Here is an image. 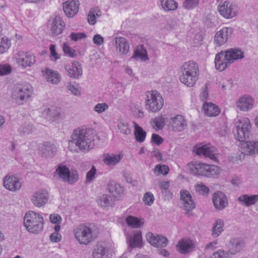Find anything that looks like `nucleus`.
I'll list each match as a JSON object with an SVG mask.
<instances>
[{"label": "nucleus", "instance_id": "nucleus-1", "mask_svg": "<svg viewBox=\"0 0 258 258\" xmlns=\"http://www.w3.org/2000/svg\"><path fill=\"white\" fill-rule=\"evenodd\" d=\"M96 135L95 131L92 128H78L74 130L71 140L69 142V148L72 151L77 152L75 145L79 150L88 152L95 146L94 143Z\"/></svg>", "mask_w": 258, "mask_h": 258}, {"label": "nucleus", "instance_id": "nucleus-2", "mask_svg": "<svg viewBox=\"0 0 258 258\" xmlns=\"http://www.w3.org/2000/svg\"><path fill=\"white\" fill-rule=\"evenodd\" d=\"M75 238L80 244L87 245L97 234V228L93 224H81L74 230Z\"/></svg>", "mask_w": 258, "mask_h": 258}, {"label": "nucleus", "instance_id": "nucleus-3", "mask_svg": "<svg viewBox=\"0 0 258 258\" xmlns=\"http://www.w3.org/2000/svg\"><path fill=\"white\" fill-rule=\"evenodd\" d=\"M182 75L179 77L181 83L188 87H192L198 80L199 67L192 60L185 62L181 67Z\"/></svg>", "mask_w": 258, "mask_h": 258}, {"label": "nucleus", "instance_id": "nucleus-4", "mask_svg": "<svg viewBox=\"0 0 258 258\" xmlns=\"http://www.w3.org/2000/svg\"><path fill=\"white\" fill-rule=\"evenodd\" d=\"M24 225L28 232L38 234L43 229L44 219L39 213L30 211L26 212L25 215Z\"/></svg>", "mask_w": 258, "mask_h": 258}, {"label": "nucleus", "instance_id": "nucleus-5", "mask_svg": "<svg viewBox=\"0 0 258 258\" xmlns=\"http://www.w3.org/2000/svg\"><path fill=\"white\" fill-rule=\"evenodd\" d=\"M146 107L149 111L156 112L163 107V99L161 94L156 91L147 92Z\"/></svg>", "mask_w": 258, "mask_h": 258}, {"label": "nucleus", "instance_id": "nucleus-6", "mask_svg": "<svg viewBox=\"0 0 258 258\" xmlns=\"http://www.w3.org/2000/svg\"><path fill=\"white\" fill-rule=\"evenodd\" d=\"M250 130V122L247 118L239 120L233 131L235 139L242 143L247 141L251 135Z\"/></svg>", "mask_w": 258, "mask_h": 258}, {"label": "nucleus", "instance_id": "nucleus-7", "mask_svg": "<svg viewBox=\"0 0 258 258\" xmlns=\"http://www.w3.org/2000/svg\"><path fill=\"white\" fill-rule=\"evenodd\" d=\"M32 92V87L29 85L18 84L12 90V97L17 103L22 104L30 97Z\"/></svg>", "mask_w": 258, "mask_h": 258}, {"label": "nucleus", "instance_id": "nucleus-8", "mask_svg": "<svg viewBox=\"0 0 258 258\" xmlns=\"http://www.w3.org/2000/svg\"><path fill=\"white\" fill-rule=\"evenodd\" d=\"M55 174L58 175L64 182L72 184L78 180V174L76 171H70L69 169L64 165H59L55 171Z\"/></svg>", "mask_w": 258, "mask_h": 258}, {"label": "nucleus", "instance_id": "nucleus-9", "mask_svg": "<svg viewBox=\"0 0 258 258\" xmlns=\"http://www.w3.org/2000/svg\"><path fill=\"white\" fill-rule=\"evenodd\" d=\"M194 152L198 155H203L205 157H208L210 159L215 161L216 159V153H217V149L210 145H197L193 148Z\"/></svg>", "mask_w": 258, "mask_h": 258}, {"label": "nucleus", "instance_id": "nucleus-10", "mask_svg": "<svg viewBox=\"0 0 258 258\" xmlns=\"http://www.w3.org/2000/svg\"><path fill=\"white\" fill-rule=\"evenodd\" d=\"M219 12L221 16L226 19L235 17L238 11L237 5L234 3L225 1L218 7Z\"/></svg>", "mask_w": 258, "mask_h": 258}, {"label": "nucleus", "instance_id": "nucleus-11", "mask_svg": "<svg viewBox=\"0 0 258 258\" xmlns=\"http://www.w3.org/2000/svg\"><path fill=\"white\" fill-rule=\"evenodd\" d=\"M233 33L231 27H223L218 31L214 37V42L219 46L224 44L230 38Z\"/></svg>", "mask_w": 258, "mask_h": 258}, {"label": "nucleus", "instance_id": "nucleus-12", "mask_svg": "<svg viewBox=\"0 0 258 258\" xmlns=\"http://www.w3.org/2000/svg\"><path fill=\"white\" fill-rule=\"evenodd\" d=\"M146 238L149 243L156 247H164L167 245L168 242L165 236L151 232L147 233Z\"/></svg>", "mask_w": 258, "mask_h": 258}, {"label": "nucleus", "instance_id": "nucleus-13", "mask_svg": "<svg viewBox=\"0 0 258 258\" xmlns=\"http://www.w3.org/2000/svg\"><path fill=\"white\" fill-rule=\"evenodd\" d=\"M229 59L225 51L218 53L216 55L215 59L216 69L220 72L225 70L231 64Z\"/></svg>", "mask_w": 258, "mask_h": 258}, {"label": "nucleus", "instance_id": "nucleus-14", "mask_svg": "<svg viewBox=\"0 0 258 258\" xmlns=\"http://www.w3.org/2000/svg\"><path fill=\"white\" fill-rule=\"evenodd\" d=\"M244 246L245 242L240 237L233 238L226 244L228 252L231 254L239 252Z\"/></svg>", "mask_w": 258, "mask_h": 258}, {"label": "nucleus", "instance_id": "nucleus-15", "mask_svg": "<svg viewBox=\"0 0 258 258\" xmlns=\"http://www.w3.org/2000/svg\"><path fill=\"white\" fill-rule=\"evenodd\" d=\"M64 69L68 72L69 77L78 79L83 74L81 64L77 61H73L71 64H67L64 66Z\"/></svg>", "mask_w": 258, "mask_h": 258}, {"label": "nucleus", "instance_id": "nucleus-16", "mask_svg": "<svg viewBox=\"0 0 258 258\" xmlns=\"http://www.w3.org/2000/svg\"><path fill=\"white\" fill-rule=\"evenodd\" d=\"M17 63L23 67H31L35 62V56L30 53L19 51L16 56Z\"/></svg>", "mask_w": 258, "mask_h": 258}, {"label": "nucleus", "instance_id": "nucleus-17", "mask_svg": "<svg viewBox=\"0 0 258 258\" xmlns=\"http://www.w3.org/2000/svg\"><path fill=\"white\" fill-rule=\"evenodd\" d=\"M79 2L78 0H69L63 3V10L69 18H72L79 11Z\"/></svg>", "mask_w": 258, "mask_h": 258}, {"label": "nucleus", "instance_id": "nucleus-18", "mask_svg": "<svg viewBox=\"0 0 258 258\" xmlns=\"http://www.w3.org/2000/svg\"><path fill=\"white\" fill-rule=\"evenodd\" d=\"M213 203L217 210H222L227 207L228 200L223 192L218 191L215 192L213 195Z\"/></svg>", "mask_w": 258, "mask_h": 258}, {"label": "nucleus", "instance_id": "nucleus-19", "mask_svg": "<svg viewBox=\"0 0 258 258\" xmlns=\"http://www.w3.org/2000/svg\"><path fill=\"white\" fill-rule=\"evenodd\" d=\"M4 185L9 190L16 191L21 187L22 183L15 176H7L4 179Z\"/></svg>", "mask_w": 258, "mask_h": 258}, {"label": "nucleus", "instance_id": "nucleus-20", "mask_svg": "<svg viewBox=\"0 0 258 258\" xmlns=\"http://www.w3.org/2000/svg\"><path fill=\"white\" fill-rule=\"evenodd\" d=\"M242 152L245 155H254L258 154V140L247 141L241 143Z\"/></svg>", "mask_w": 258, "mask_h": 258}, {"label": "nucleus", "instance_id": "nucleus-21", "mask_svg": "<svg viewBox=\"0 0 258 258\" xmlns=\"http://www.w3.org/2000/svg\"><path fill=\"white\" fill-rule=\"evenodd\" d=\"M254 100L248 95H244L239 98L236 102V107L241 111H247L250 110L253 105Z\"/></svg>", "mask_w": 258, "mask_h": 258}, {"label": "nucleus", "instance_id": "nucleus-22", "mask_svg": "<svg viewBox=\"0 0 258 258\" xmlns=\"http://www.w3.org/2000/svg\"><path fill=\"white\" fill-rule=\"evenodd\" d=\"M170 125L175 131L181 132L187 126V122L183 116L177 115L170 118Z\"/></svg>", "mask_w": 258, "mask_h": 258}, {"label": "nucleus", "instance_id": "nucleus-23", "mask_svg": "<svg viewBox=\"0 0 258 258\" xmlns=\"http://www.w3.org/2000/svg\"><path fill=\"white\" fill-rule=\"evenodd\" d=\"M109 248L104 243H98L94 247L92 256L93 258H109Z\"/></svg>", "mask_w": 258, "mask_h": 258}, {"label": "nucleus", "instance_id": "nucleus-24", "mask_svg": "<svg viewBox=\"0 0 258 258\" xmlns=\"http://www.w3.org/2000/svg\"><path fill=\"white\" fill-rule=\"evenodd\" d=\"M180 199L182 201L184 210L190 211L195 208V203L192 200L190 193L187 190H184L180 192Z\"/></svg>", "mask_w": 258, "mask_h": 258}, {"label": "nucleus", "instance_id": "nucleus-25", "mask_svg": "<svg viewBox=\"0 0 258 258\" xmlns=\"http://www.w3.org/2000/svg\"><path fill=\"white\" fill-rule=\"evenodd\" d=\"M39 151L43 157H53L57 152V148L54 144L46 142L39 146Z\"/></svg>", "mask_w": 258, "mask_h": 258}, {"label": "nucleus", "instance_id": "nucleus-26", "mask_svg": "<svg viewBox=\"0 0 258 258\" xmlns=\"http://www.w3.org/2000/svg\"><path fill=\"white\" fill-rule=\"evenodd\" d=\"M177 250L182 254L191 251L194 248L193 242L189 239H182L178 241L176 245Z\"/></svg>", "mask_w": 258, "mask_h": 258}, {"label": "nucleus", "instance_id": "nucleus-27", "mask_svg": "<svg viewBox=\"0 0 258 258\" xmlns=\"http://www.w3.org/2000/svg\"><path fill=\"white\" fill-rule=\"evenodd\" d=\"M65 24L62 19L59 16H56L53 20L51 28V33L53 36H56L62 33Z\"/></svg>", "mask_w": 258, "mask_h": 258}, {"label": "nucleus", "instance_id": "nucleus-28", "mask_svg": "<svg viewBox=\"0 0 258 258\" xmlns=\"http://www.w3.org/2000/svg\"><path fill=\"white\" fill-rule=\"evenodd\" d=\"M47 194L45 191H38L34 193L31 201L36 207H41L47 202Z\"/></svg>", "mask_w": 258, "mask_h": 258}, {"label": "nucleus", "instance_id": "nucleus-29", "mask_svg": "<svg viewBox=\"0 0 258 258\" xmlns=\"http://www.w3.org/2000/svg\"><path fill=\"white\" fill-rule=\"evenodd\" d=\"M122 157L121 154L105 153L103 155V161L108 166H114L120 161Z\"/></svg>", "mask_w": 258, "mask_h": 258}, {"label": "nucleus", "instance_id": "nucleus-30", "mask_svg": "<svg viewBox=\"0 0 258 258\" xmlns=\"http://www.w3.org/2000/svg\"><path fill=\"white\" fill-rule=\"evenodd\" d=\"M142 234L140 231H137L128 236L127 241L129 242V246L131 248L140 247L142 246Z\"/></svg>", "mask_w": 258, "mask_h": 258}, {"label": "nucleus", "instance_id": "nucleus-31", "mask_svg": "<svg viewBox=\"0 0 258 258\" xmlns=\"http://www.w3.org/2000/svg\"><path fill=\"white\" fill-rule=\"evenodd\" d=\"M238 200L242 205L249 207L255 204L258 202V195H242L238 197Z\"/></svg>", "mask_w": 258, "mask_h": 258}, {"label": "nucleus", "instance_id": "nucleus-32", "mask_svg": "<svg viewBox=\"0 0 258 258\" xmlns=\"http://www.w3.org/2000/svg\"><path fill=\"white\" fill-rule=\"evenodd\" d=\"M107 189L109 192L115 198L120 197L123 192L122 187L114 181L109 182Z\"/></svg>", "mask_w": 258, "mask_h": 258}, {"label": "nucleus", "instance_id": "nucleus-33", "mask_svg": "<svg viewBox=\"0 0 258 258\" xmlns=\"http://www.w3.org/2000/svg\"><path fill=\"white\" fill-rule=\"evenodd\" d=\"M227 55L229 56V59L232 63L234 61L242 59L244 57L243 52L239 48H232L225 50Z\"/></svg>", "mask_w": 258, "mask_h": 258}, {"label": "nucleus", "instance_id": "nucleus-34", "mask_svg": "<svg viewBox=\"0 0 258 258\" xmlns=\"http://www.w3.org/2000/svg\"><path fill=\"white\" fill-rule=\"evenodd\" d=\"M44 76L47 82L53 84H58L60 79L59 74L55 71L49 69H46L44 71Z\"/></svg>", "mask_w": 258, "mask_h": 258}, {"label": "nucleus", "instance_id": "nucleus-35", "mask_svg": "<svg viewBox=\"0 0 258 258\" xmlns=\"http://www.w3.org/2000/svg\"><path fill=\"white\" fill-rule=\"evenodd\" d=\"M207 166V164H206L196 163L195 164H192L189 168L191 173L194 175L205 176V174H207V173H205Z\"/></svg>", "mask_w": 258, "mask_h": 258}, {"label": "nucleus", "instance_id": "nucleus-36", "mask_svg": "<svg viewBox=\"0 0 258 258\" xmlns=\"http://www.w3.org/2000/svg\"><path fill=\"white\" fill-rule=\"evenodd\" d=\"M115 44L116 49L122 54H126L128 52L129 44L125 38L122 37L116 38Z\"/></svg>", "mask_w": 258, "mask_h": 258}, {"label": "nucleus", "instance_id": "nucleus-37", "mask_svg": "<svg viewBox=\"0 0 258 258\" xmlns=\"http://www.w3.org/2000/svg\"><path fill=\"white\" fill-rule=\"evenodd\" d=\"M205 112L209 116H216L220 112V109L218 106L212 103H207L204 105Z\"/></svg>", "mask_w": 258, "mask_h": 258}, {"label": "nucleus", "instance_id": "nucleus-38", "mask_svg": "<svg viewBox=\"0 0 258 258\" xmlns=\"http://www.w3.org/2000/svg\"><path fill=\"white\" fill-rule=\"evenodd\" d=\"M161 6L166 11H173L178 8V3L174 0H160Z\"/></svg>", "mask_w": 258, "mask_h": 258}, {"label": "nucleus", "instance_id": "nucleus-39", "mask_svg": "<svg viewBox=\"0 0 258 258\" xmlns=\"http://www.w3.org/2000/svg\"><path fill=\"white\" fill-rule=\"evenodd\" d=\"M134 135L136 140L138 142H143L146 136V132L136 122H134Z\"/></svg>", "mask_w": 258, "mask_h": 258}, {"label": "nucleus", "instance_id": "nucleus-40", "mask_svg": "<svg viewBox=\"0 0 258 258\" xmlns=\"http://www.w3.org/2000/svg\"><path fill=\"white\" fill-rule=\"evenodd\" d=\"M98 204L103 208H108L112 206V198L111 197L104 194L98 197L97 200Z\"/></svg>", "mask_w": 258, "mask_h": 258}, {"label": "nucleus", "instance_id": "nucleus-41", "mask_svg": "<svg viewBox=\"0 0 258 258\" xmlns=\"http://www.w3.org/2000/svg\"><path fill=\"white\" fill-rule=\"evenodd\" d=\"M132 57L135 59L139 58L143 61L149 59L147 51L143 45H141V49L138 48L134 51V54Z\"/></svg>", "mask_w": 258, "mask_h": 258}, {"label": "nucleus", "instance_id": "nucleus-42", "mask_svg": "<svg viewBox=\"0 0 258 258\" xmlns=\"http://www.w3.org/2000/svg\"><path fill=\"white\" fill-rule=\"evenodd\" d=\"M224 222L221 219H217L215 222L212 229V236L214 237H218L223 231Z\"/></svg>", "mask_w": 258, "mask_h": 258}, {"label": "nucleus", "instance_id": "nucleus-43", "mask_svg": "<svg viewBox=\"0 0 258 258\" xmlns=\"http://www.w3.org/2000/svg\"><path fill=\"white\" fill-rule=\"evenodd\" d=\"M11 45V43L9 38L6 36H0V54L8 51Z\"/></svg>", "mask_w": 258, "mask_h": 258}, {"label": "nucleus", "instance_id": "nucleus-44", "mask_svg": "<svg viewBox=\"0 0 258 258\" xmlns=\"http://www.w3.org/2000/svg\"><path fill=\"white\" fill-rule=\"evenodd\" d=\"M35 130V127L32 124L25 123L20 126L18 128V132L23 135L30 134Z\"/></svg>", "mask_w": 258, "mask_h": 258}, {"label": "nucleus", "instance_id": "nucleus-45", "mask_svg": "<svg viewBox=\"0 0 258 258\" xmlns=\"http://www.w3.org/2000/svg\"><path fill=\"white\" fill-rule=\"evenodd\" d=\"M126 222L129 226L133 228H139L143 224V223L138 218L132 216L127 217Z\"/></svg>", "mask_w": 258, "mask_h": 258}, {"label": "nucleus", "instance_id": "nucleus-46", "mask_svg": "<svg viewBox=\"0 0 258 258\" xmlns=\"http://www.w3.org/2000/svg\"><path fill=\"white\" fill-rule=\"evenodd\" d=\"M206 167L205 173L207 174H205V176L216 175L220 173V168L217 166L207 164Z\"/></svg>", "mask_w": 258, "mask_h": 258}, {"label": "nucleus", "instance_id": "nucleus-47", "mask_svg": "<svg viewBox=\"0 0 258 258\" xmlns=\"http://www.w3.org/2000/svg\"><path fill=\"white\" fill-rule=\"evenodd\" d=\"M196 190L200 195L204 196H207L210 192V189L208 187L203 183L197 184L195 185Z\"/></svg>", "mask_w": 258, "mask_h": 258}, {"label": "nucleus", "instance_id": "nucleus-48", "mask_svg": "<svg viewBox=\"0 0 258 258\" xmlns=\"http://www.w3.org/2000/svg\"><path fill=\"white\" fill-rule=\"evenodd\" d=\"M118 128L120 132L125 135L131 134V129L129 128L128 123L125 122L120 121L118 124Z\"/></svg>", "mask_w": 258, "mask_h": 258}, {"label": "nucleus", "instance_id": "nucleus-49", "mask_svg": "<svg viewBox=\"0 0 258 258\" xmlns=\"http://www.w3.org/2000/svg\"><path fill=\"white\" fill-rule=\"evenodd\" d=\"M62 48L66 55L71 57H75L76 56L77 54L76 51L73 48L70 47L67 43H63Z\"/></svg>", "mask_w": 258, "mask_h": 258}, {"label": "nucleus", "instance_id": "nucleus-50", "mask_svg": "<svg viewBox=\"0 0 258 258\" xmlns=\"http://www.w3.org/2000/svg\"><path fill=\"white\" fill-rule=\"evenodd\" d=\"M169 168L167 166L165 165H157L154 169L155 173H158L159 174L166 175L168 174Z\"/></svg>", "mask_w": 258, "mask_h": 258}, {"label": "nucleus", "instance_id": "nucleus-51", "mask_svg": "<svg viewBox=\"0 0 258 258\" xmlns=\"http://www.w3.org/2000/svg\"><path fill=\"white\" fill-rule=\"evenodd\" d=\"M109 106L106 103H99L94 107V110L98 113H101L108 109Z\"/></svg>", "mask_w": 258, "mask_h": 258}, {"label": "nucleus", "instance_id": "nucleus-52", "mask_svg": "<svg viewBox=\"0 0 258 258\" xmlns=\"http://www.w3.org/2000/svg\"><path fill=\"white\" fill-rule=\"evenodd\" d=\"M199 3V0H185L183 6L186 9H191L197 7Z\"/></svg>", "mask_w": 258, "mask_h": 258}, {"label": "nucleus", "instance_id": "nucleus-53", "mask_svg": "<svg viewBox=\"0 0 258 258\" xmlns=\"http://www.w3.org/2000/svg\"><path fill=\"white\" fill-rule=\"evenodd\" d=\"M69 37L71 40L73 41H77L79 40L85 38L86 37V35L84 33L72 32Z\"/></svg>", "mask_w": 258, "mask_h": 258}, {"label": "nucleus", "instance_id": "nucleus-54", "mask_svg": "<svg viewBox=\"0 0 258 258\" xmlns=\"http://www.w3.org/2000/svg\"><path fill=\"white\" fill-rule=\"evenodd\" d=\"M12 69L9 64H0V76L7 75L11 72Z\"/></svg>", "mask_w": 258, "mask_h": 258}, {"label": "nucleus", "instance_id": "nucleus-55", "mask_svg": "<svg viewBox=\"0 0 258 258\" xmlns=\"http://www.w3.org/2000/svg\"><path fill=\"white\" fill-rule=\"evenodd\" d=\"M143 201L146 205H151L154 201L153 194L150 192H146L144 196Z\"/></svg>", "mask_w": 258, "mask_h": 258}, {"label": "nucleus", "instance_id": "nucleus-56", "mask_svg": "<svg viewBox=\"0 0 258 258\" xmlns=\"http://www.w3.org/2000/svg\"><path fill=\"white\" fill-rule=\"evenodd\" d=\"M153 122L158 129H162L165 124V119L161 116H158L154 119Z\"/></svg>", "mask_w": 258, "mask_h": 258}, {"label": "nucleus", "instance_id": "nucleus-57", "mask_svg": "<svg viewBox=\"0 0 258 258\" xmlns=\"http://www.w3.org/2000/svg\"><path fill=\"white\" fill-rule=\"evenodd\" d=\"M96 173V169L94 166H93L91 169L87 173L86 180L87 182H91L94 178Z\"/></svg>", "mask_w": 258, "mask_h": 258}, {"label": "nucleus", "instance_id": "nucleus-58", "mask_svg": "<svg viewBox=\"0 0 258 258\" xmlns=\"http://www.w3.org/2000/svg\"><path fill=\"white\" fill-rule=\"evenodd\" d=\"M50 56L53 58V60L56 61L59 58V54L55 50V46L53 44H51L49 46Z\"/></svg>", "mask_w": 258, "mask_h": 258}, {"label": "nucleus", "instance_id": "nucleus-59", "mask_svg": "<svg viewBox=\"0 0 258 258\" xmlns=\"http://www.w3.org/2000/svg\"><path fill=\"white\" fill-rule=\"evenodd\" d=\"M50 220L53 224H60L61 221V217L57 214H50Z\"/></svg>", "mask_w": 258, "mask_h": 258}, {"label": "nucleus", "instance_id": "nucleus-60", "mask_svg": "<svg viewBox=\"0 0 258 258\" xmlns=\"http://www.w3.org/2000/svg\"><path fill=\"white\" fill-rule=\"evenodd\" d=\"M151 141L157 145H159L163 143V139L159 135L153 134L152 136Z\"/></svg>", "mask_w": 258, "mask_h": 258}, {"label": "nucleus", "instance_id": "nucleus-61", "mask_svg": "<svg viewBox=\"0 0 258 258\" xmlns=\"http://www.w3.org/2000/svg\"><path fill=\"white\" fill-rule=\"evenodd\" d=\"M68 89L70 90L72 94L75 95H78L80 94V92L78 88L71 83H69L67 86Z\"/></svg>", "mask_w": 258, "mask_h": 258}, {"label": "nucleus", "instance_id": "nucleus-62", "mask_svg": "<svg viewBox=\"0 0 258 258\" xmlns=\"http://www.w3.org/2000/svg\"><path fill=\"white\" fill-rule=\"evenodd\" d=\"M93 40L94 43L98 46L101 45L104 42L103 38L99 34L95 35Z\"/></svg>", "mask_w": 258, "mask_h": 258}, {"label": "nucleus", "instance_id": "nucleus-63", "mask_svg": "<svg viewBox=\"0 0 258 258\" xmlns=\"http://www.w3.org/2000/svg\"><path fill=\"white\" fill-rule=\"evenodd\" d=\"M88 22L91 25H94L96 22V16L94 12H90L88 15Z\"/></svg>", "mask_w": 258, "mask_h": 258}, {"label": "nucleus", "instance_id": "nucleus-64", "mask_svg": "<svg viewBox=\"0 0 258 258\" xmlns=\"http://www.w3.org/2000/svg\"><path fill=\"white\" fill-rule=\"evenodd\" d=\"M61 235L58 232H53L50 235V240L52 242H57L61 239Z\"/></svg>", "mask_w": 258, "mask_h": 258}]
</instances>
